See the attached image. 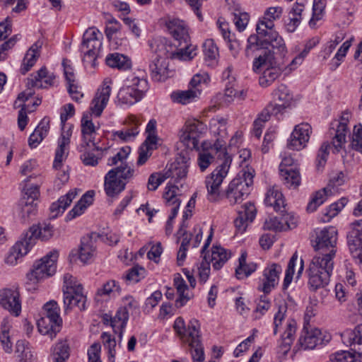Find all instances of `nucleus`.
I'll return each mask as SVG.
<instances>
[{
    "label": "nucleus",
    "instance_id": "15",
    "mask_svg": "<svg viewBox=\"0 0 362 362\" xmlns=\"http://www.w3.org/2000/svg\"><path fill=\"white\" fill-rule=\"evenodd\" d=\"M281 272L282 267L278 264L273 263L267 266L264 269L258 289L264 294L269 293L278 285Z\"/></svg>",
    "mask_w": 362,
    "mask_h": 362
},
{
    "label": "nucleus",
    "instance_id": "33",
    "mask_svg": "<svg viewBox=\"0 0 362 362\" xmlns=\"http://www.w3.org/2000/svg\"><path fill=\"white\" fill-rule=\"evenodd\" d=\"M95 192L93 190L86 192L66 215V220H71L81 215L84 210L90 206L93 201Z\"/></svg>",
    "mask_w": 362,
    "mask_h": 362
},
{
    "label": "nucleus",
    "instance_id": "25",
    "mask_svg": "<svg viewBox=\"0 0 362 362\" xmlns=\"http://www.w3.org/2000/svg\"><path fill=\"white\" fill-rule=\"evenodd\" d=\"M104 185L107 195L114 197L124 189L126 184L115 176V170H110L105 177Z\"/></svg>",
    "mask_w": 362,
    "mask_h": 362
},
{
    "label": "nucleus",
    "instance_id": "32",
    "mask_svg": "<svg viewBox=\"0 0 362 362\" xmlns=\"http://www.w3.org/2000/svg\"><path fill=\"white\" fill-rule=\"evenodd\" d=\"M178 188L175 185L168 186L165 188V192L163 194V198L165 199L166 204L172 206L171 214L169 216V221H173L177 214L181 200L177 195V190Z\"/></svg>",
    "mask_w": 362,
    "mask_h": 362
},
{
    "label": "nucleus",
    "instance_id": "28",
    "mask_svg": "<svg viewBox=\"0 0 362 362\" xmlns=\"http://www.w3.org/2000/svg\"><path fill=\"white\" fill-rule=\"evenodd\" d=\"M341 339L344 344L362 351V324L358 325L354 329L344 331L341 334Z\"/></svg>",
    "mask_w": 362,
    "mask_h": 362
},
{
    "label": "nucleus",
    "instance_id": "24",
    "mask_svg": "<svg viewBox=\"0 0 362 362\" xmlns=\"http://www.w3.org/2000/svg\"><path fill=\"white\" fill-rule=\"evenodd\" d=\"M284 196L279 187H269L267 192L264 203L267 206L274 208L276 211L285 212V203Z\"/></svg>",
    "mask_w": 362,
    "mask_h": 362
},
{
    "label": "nucleus",
    "instance_id": "13",
    "mask_svg": "<svg viewBox=\"0 0 362 362\" xmlns=\"http://www.w3.org/2000/svg\"><path fill=\"white\" fill-rule=\"evenodd\" d=\"M346 180V177L341 171L333 175L329 180L328 185L322 189L317 191L307 206V211L309 212L315 211L332 194V188L341 186L345 183Z\"/></svg>",
    "mask_w": 362,
    "mask_h": 362
},
{
    "label": "nucleus",
    "instance_id": "3",
    "mask_svg": "<svg viewBox=\"0 0 362 362\" xmlns=\"http://www.w3.org/2000/svg\"><path fill=\"white\" fill-rule=\"evenodd\" d=\"M222 141L217 139L213 146L206 150L211 152L214 156L218 153V157L223 156V160L214 171L206 177L205 184L208 192V199L211 202L216 201L219 195V189L224 178L227 176L232 158L226 152V148L223 146Z\"/></svg>",
    "mask_w": 362,
    "mask_h": 362
},
{
    "label": "nucleus",
    "instance_id": "57",
    "mask_svg": "<svg viewBox=\"0 0 362 362\" xmlns=\"http://www.w3.org/2000/svg\"><path fill=\"white\" fill-rule=\"evenodd\" d=\"M146 270L144 268L135 266L128 271L123 276V279L129 284H136L139 282L141 279L144 278Z\"/></svg>",
    "mask_w": 362,
    "mask_h": 362
},
{
    "label": "nucleus",
    "instance_id": "14",
    "mask_svg": "<svg viewBox=\"0 0 362 362\" xmlns=\"http://www.w3.org/2000/svg\"><path fill=\"white\" fill-rule=\"evenodd\" d=\"M204 126L198 121L187 122L180 136V141L189 149H197Z\"/></svg>",
    "mask_w": 362,
    "mask_h": 362
},
{
    "label": "nucleus",
    "instance_id": "18",
    "mask_svg": "<svg viewBox=\"0 0 362 362\" xmlns=\"http://www.w3.org/2000/svg\"><path fill=\"white\" fill-rule=\"evenodd\" d=\"M165 27L170 35L176 40L187 43L189 36L188 27L185 22L175 17H168L165 21Z\"/></svg>",
    "mask_w": 362,
    "mask_h": 362
},
{
    "label": "nucleus",
    "instance_id": "35",
    "mask_svg": "<svg viewBox=\"0 0 362 362\" xmlns=\"http://www.w3.org/2000/svg\"><path fill=\"white\" fill-rule=\"evenodd\" d=\"M81 132L83 135V144L88 147H95L93 135L95 133V127L88 115H84L81 119Z\"/></svg>",
    "mask_w": 362,
    "mask_h": 362
},
{
    "label": "nucleus",
    "instance_id": "50",
    "mask_svg": "<svg viewBox=\"0 0 362 362\" xmlns=\"http://www.w3.org/2000/svg\"><path fill=\"white\" fill-rule=\"evenodd\" d=\"M185 44L184 47L173 51L171 59L187 61L192 59L196 56V46L188 45V42Z\"/></svg>",
    "mask_w": 362,
    "mask_h": 362
},
{
    "label": "nucleus",
    "instance_id": "2",
    "mask_svg": "<svg viewBox=\"0 0 362 362\" xmlns=\"http://www.w3.org/2000/svg\"><path fill=\"white\" fill-rule=\"evenodd\" d=\"M307 269L308 285L310 291H316L327 286L334 269L335 255L316 251Z\"/></svg>",
    "mask_w": 362,
    "mask_h": 362
},
{
    "label": "nucleus",
    "instance_id": "47",
    "mask_svg": "<svg viewBox=\"0 0 362 362\" xmlns=\"http://www.w3.org/2000/svg\"><path fill=\"white\" fill-rule=\"evenodd\" d=\"M28 232L33 233L35 241L37 238L42 240H47L53 235V227L49 223H44L40 227L35 226L30 227Z\"/></svg>",
    "mask_w": 362,
    "mask_h": 362
},
{
    "label": "nucleus",
    "instance_id": "11",
    "mask_svg": "<svg viewBox=\"0 0 362 362\" xmlns=\"http://www.w3.org/2000/svg\"><path fill=\"white\" fill-rule=\"evenodd\" d=\"M311 315H308V310L307 309L305 315V325L298 341V344L305 350L313 349L317 346L322 344L324 341L327 342L329 340V338L326 339L325 337H322L320 329L313 327L308 323V318Z\"/></svg>",
    "mask_w": 362,
    "mask_h": 362
},
{
    "label": "nucleus",
    "instance_id": "31",
    "mask_svg": "<svg viewBox=\"0 0 362 362\" xmlns=\"http://www.w3.org/2000/svg\"><path fill=\"white\" fill-rule=\"evenodd\" d=\"M77 193V189H71L66 195L62 196L57 202L52 203L50 206L52 217L56 218L62 214L76 197Z\"/></svg>",
    "mask_w": 362,
    "mask_h": 362
},
{
    "label": "nucleus",
    "instance_id": "53",
    "mask_svg": "<svg viewBox=\"0 0 362 362\" xmlns=\"http://www.w3.org/2000/svg\"><path fill=\"white\" fill-rule=\"evenodd\" d=\"M101 339H103L105 349L107 350L109 362H115L116 355L115 347L117 346L115 338L110 333L103 332L101 334Z\"/></svg>",
    "mask_w": 362,
    "mask_h": 362
},
{
    "label": "nucleus",
    "instance_id": "7",
    "mask_svg": "<svg viewBox=\"0 0 362 362\" xmlns=\"http://www.w3.org/2000/svg\"><path fill=\"white\" fill-rule=\"evenodd\" d=\"M44 315L37 321L40 332L49 335L51 339L59 332L62 320L59 316V308L54 300H49L44 305Z\"/></svg>",
    "mask_w": 362,
    "mask_h": 362
},
{
    "label": "nucleus",
    "instance_id": "23",
    "mask_svg": "<svg viewBox=\"0 0 362 362\" xmlns=\"http://www.w3.org/2000/svg\"><path fill=\"white\" fill-rule=\"evenodd\" d=\"M102 46L101 40H95L89 42H82L80 50L83 53V61L86 65L95 67L98 52Z\"/></svg>",
    "mask_w": 362,
    "mask_h": 362
},
{
    "label": "nucleus",
    "instance_id": "52",
    "mask_svg": "<svg viewBox=\"0 0 362 362\" xmlns=\"http://www.w3.org/2000/svg\"><path fill=\"white\" fill-rule=\"evenodd\" d=\"M187 174V165L184 163L182 165H171L170 168L165 173L166 179L171 177L174 179L175 182H177L183 178H185Z\"/></svg>",
    "mask_w": 362,
    "mask_h": 362
},
{
    "label": "nucleus",
    "instance_id": "37",
    "mask_svg": "<svg viewBox=\"0 0 362 362\" xmlns=\"http://www.w3.org/2000/svg\"><path fill=\"white\" fill-rule=\"evenodd\" d=\"M106 64L111 68L119 70H127L132 66L131 60L126 56L119 53L109 54L105 59Z\"/></svg>",
    "mask_w": 362,
    "mask_h": 362
},
{
    "label": "nucleus",
    "instance_id": "56",
    "mask_svg": "<svg viewBox=\"0 0 362 362\" xmlns=\"http://www.w3.org/2000/svg\"><path fill=\"white\" fill-rule=\"evenodd\" d=\"M345 199H341L340 202H334L329 206L327 209H326L325 211L323 213L322 216L321 217V221L322 222H329L330 220L336 216L338 213L343 209L345 204Z\"/></svg>",
    "mask_w": 362,
    "mask_h": 362
},
{
    "label": "nucleus",
    "instance_id": "1",
    "mask_svg": "<svg viewBox=\"0 0 362 362\" xmlns=\"http://www.w3.org/2000/svg\"><path fill=\"white\" fill-rule=\"evenodd\" d=\"M282 13L283 8L281 6L269 7L265 11L262 20L257 25V34L251 35L247 39L246 56L252 54L259 47L265 46L277 49L280 54L286 51L284 40L274 30V21L279 19Z\"/></svg>",
    "mask_w": 362,
    "mask_h": 362
},
{
    "label": "nucleus",
    "instance_id": "22",
    "mask_svg": "<svg viewBox=\"0 0 362 362\" xmlns=\"http://www.w3.org/2000/svg\"><path fill=\"white\" fill-rule=\"evenodd\" d=\"M348 121V115L344 114L341 117V120L337 122V129L332 128V131L334 132V136L332 141V152L334 153H339L344 146Z\"/></svg>",
    "mask_w": 362,
    "mask_h": 362
},
{
    "label": "nucleus",
    "instance_id": "39",
    "mask_svg": "<svg viewBox=\"0 0 362 362\" xmlns=\"http://www.w3.org/2000/svg\"><path fill=\"white\" fill-rule=\"evenodd\" d=\"M129 119L132 123V127H125L122 130L117 131L114 133L115 136H117L123 141H132L139 134L138 128L139 123L136 117L134 115H132Z\"/></svg>",
    "mask_w": 362,
    "mask_h": 362
},
{
    "label": "nucleus",
    "instance_id": "27",
    "mask_svg": "<svg viewBox=\"0 0 362 362\" xmlns=\"http://www.w3.org/2000/svg\"><path fill=\"white\" fill-rule=\"evenodd\" d=\"M296 332V322L294 320H288L286 322V329L281 335L279 342L281 351L286 354L291 349Z\"/></svg>",
    "mask_w": 362,
    "mask_h": 362
},
{
    "label": "nucleus",
    "instance_id": "61",
    "mask_svg": "<svg viewBox=\"0 0 362 362\" xmlns=\"http://www.w3.org/2000/svg\"><path fill=\"white\" fill-rule=\"evenodd\" d=\"M226 119L224 118L213 119L211 122V128L215 134L221 138L226 136Z\"/></svg>",
    "mask_w": 362,
    "mask_h": 362
},
{
    "label": "nucleus",
    "instance_id": "21",
    "mask_svg": "<svg viewBox=\"0 0 362 362\" xmlns=\"http://www.w3.org/2000/svg\"><path fill=\"white\" fill-rule=\"evenodd\" d=\"M110 93L111 88L109 85L106 84H104L98 90L90 105V110L92 115L95 117H100L101 115L107 104Z\"/></svg>",
    "mask_w": 362,
    "mask_h": 362
},
{
    "label": "nucleus",
    "instance_id": "63",
    "mask_svg": "<svg viewBox=\"0 0 362 362\" xmlns=\"http://www.w3.org/2000/svg\"><path fill=\"white\" fill-rule=\"evenodd\" d=\"M352 148L362 153V125H356L354 128V133L351 141Z\"/></svg>",
    "mask_w": 362,
    "mask_h": 362
},
{
    "label": "nucleus",
    "instance_id": "41",
    "mask_svg": "<svg viewBox=\"0 0 362 362\" xmlns=\"http://www.w3.org/2000/svg\"><path fill=\"white\" fill-rule=\"evenodd\" d=\"M230 253L221 246H214L211 252V262L214 269H220L228 260Z\"/></svg>",
    "mask_w": 362,
    "mask_h": 362
},
{
    "label": "nucleus",
    "instance_id": "34",
    "mask_svg": "<svg viewBox=\"0 0 362 362\" xmlns=\"http://www.w3.org/2000/svg\"><path fill=\"white\" fill-rule=\"evenodd\" d=\"M71 134L67 132L66 133H62L58 141V148L56 150L55 158L53 163V167L55 169H58L62 166L64 159L67 155L66 152V147L70 143Z\"/></svg>",
    "mask_w": 362,
    "mask_h": 362
},
{
    "label": "nucleus",
    "instance_id": "19",
    "mask_svg": "<svg viewBox=\"0 0 362 362\" xmlns=\"http://www.w3.org/2000/svg\"><path fill=\"white\" fill-rule=\"evenodd\" d=\"M273 100L269 103L279 112L282 113L291 105L293 96L288 87L284 84L279 85L273 92Z\"/></svg>",
    "mask_w": 362,
    "mask_h": 362
},
{
    "label": "nucleus",
    "instance_id": "36",
    "mask_svg": "<svg viewBox=\"0 0 362 362\" xmlns=\"http://www.w3.org/2000/svg\"><path fill=\"white\" fill-rule=\"evenodd\" d=\"M129 315L127 313V309L121 307L117 310L115 315L113 317L112 329L114 332L118 334L119 340V344L122 340L123 332L126 327Z\"/></svg>",
    "mask_w": 362,
    "mask_h": 362
},
{
    "label": "nucleus",
    "instance_id": "12",
    "mask_svg": "<svg viewBox=\"0 0 362 362\" xmlns=\"http://www.w3.org/2000/svg\"><path fill=\"white\" fill-rule=\"evenodd\" d=\"M337 235V230L333 226L325 227L317 231L315 250L336 255Z\"/></svg>",
    "mask_w": 362,
    "mask_h": 362
},
{
    "label": "nucleus",
    "instance_id": "48",
    "mask_svg": "<svg viewBox=\"0 0 362 362\" xmlns=\"http://www.w3.org/2000/svg\"><path fill=\"white\" fill-rule=\"evenodd\" d=\"M126 84L135 90L138 96L144 97L148 89V81L144 78H141L134 76L129 77L126 81Z\"/></svg>",
    "mask_w": 362,
    "mask_h": 362
},
{
    "label": "nucleus",
    "instance_id": "42",
    "mask_svg": "<svg viewBox=\"0 0 362 362\" xmlns=\"http://www.w3.org/2000/svg\"><path fill=\"white\" fill-rule=\"evenodd\" d=\"M40 47L41 43L38 45V42H37L33 45L26 52L21 69V73L23 74H25L35 64L39 57V49Z\"/></svg>",
    "mask_w": 362,
    "mask_h": 362
},
{
    "label": "nucleus",
    "instance_id": "6",
    "mask_svg": "<svg viewBox=\"0 0 362 362\" xmlns=\"http://www.w3.org/2000/svg\"><path fill=\"white\" fill-rule=\"evenodd\" d=\"M63 296L66 312L75 307L80 310H86V296L83 293V288L70 274L64 276Z\"/></svg>",
    "mask_w": 362,
    "mask_h": 362
},
{
    "label": "nucleus",
    "instance_id": "17",
    "mask_svg": "<svg viewBox=\"0 0 362 362\" xmlns=\"http://www.w3.org/2000/svg\"><path fill=\"white\" fill-rule=\"evenodd\" d=\"M16 290L4 288L0 290V305L11 314L18 316L21 312V302Z\"/></svg>",
    "mask_w": 362,
    "mask_h": 362
},
{
    "label": "nucleus",
    "instance_id": "43",
    "mask_svg": "<svg viewBox=\"0 0 362 362\" xmlns=\"http://www.w3.org/2000/svg\"><path fill=\"white\" fill-rule=\"evenodd\" d=\"M117 98L122 104L129 105L136 103L142 98L137 95L134 89L127 84L119 89Z\"/></svg>",
    "mask_w": 362,
    "mask_h": 362
},
{
    "label": "nucleus",
    "instance_id": "54",
    "mask_svg": "<svg viewBox=\"0 0 362 362\" xmlns=\"http://www.w3.org/2000/svg\"><path fill=\"white\" fill-rule=\"evenodd\" d=\"M204 145L205 144H203V148L199 152L197 157V165L202 172L205 171L215 159L214 156L206 150Z\"/></svg>",
    "mask_w": 362,
    "mask_h": 362
},
{
    "label": "nucleus",
    "instance_id": "16",
    "mask_svg": "<svg viewBox=\"0 0 362 362\" xmlns=\"http://www.w3.org/2000/svg\"><path fill=\"white\" fill-rule=\"evenodd\" d=\"M312 133L311 126L308 123L296 125L288 141V147L292 150L299 151L306 146Z\"/></svg>",
    "mask_w": 362,
    "mask_h": 362
},
{
    "label": "nucleus",
    "instance_id": "5",
    "mask_svg": "<svg viewBox=\"0 0 362 362\" xmlns=\"http://www.w3.org/2000/svg\"><path fill=\"white\" fill-rule=\"evenodd\" d=\"M255 170L252 168H243L233 178L226 191V196L230 204L242 202L250 193L253 185Z\"/></svg>",
    "mask_w": 362,
    "mask_h": 362
},
{
    "label": "nucleus",
    "instance_id": "44",
    "mask_svg": "<svg viewBox=\"0 0 362 362\" xmlns=\"http://www.w3.org/2000/svg\"><path fill=\"white\" fill-rule=\"evenodd\" d=\"M33 234V233H30L27 231L23 234V237L13 245L15 250H16L17 252L22 257L27 255L36 243Z\"/></svg>",
    "mask_w": 362,
    "mask_h": 362
},
{
    "label": "nucleus",
    "instance_id": "49",
    "mask_svg": "<svg viewBox=\"0 0 362 362\" xmlns=\"http://www.w3.org/2000/svg\"><path fill=\"white\" fill-rule=\"evenodd\" d=\"M53 362H65L69 357V346L66 341L58 342L52 353Z\"/></svg>",
    "mask_w": 362,
    "mask_h": 362
},
{
    "label": "nucleus",
    "instance_id": "30",
    "mask_svg": "<svg viewBox=\"0 0 362 362\" xmlns=\"http://www.w3.org/2000/svg\"><path fill=\"white\" fill-rule=\"evenodd\" d=\"M90 146H92L90 144ZM81 151H83L81 156L83 163L86 165L95 166L98 163V160L103 157L102 148L96 146L88 147L86 144H82L81 146Z\"/></svg>",
    "mask_w": 362,
    "mask_h": 362
},
{
    "label": "nucleus",
    "instance_id": "45",
    "mask_svg": "<svg viewBox=\"0 0 362 362\" xmlns=\"http://www.w3.org/2000/svg\"><path fill=\"white\" fill-rule=\"evenodd\" d=\"M247 253L245 252L241 254L239 258V266L235 269V274L238 279H241L250 276L257 269L256 264L246 263Z\"/></svg>",
    "mask_w": 362,
    "mask_h": 362
},
{
    "label": "nucleus",
    "instance_id": "29",
    "mask_svg": "<svg viewBox=\"0 0 362 362\" xmlns=\"http://www.w3.org/2000/svg\"><path fill=\"white\" fill-rule=\"evenodd\" d=\"M151 76L155 81H164L169 76V70L165 59L155 58L149 64Z\"/></svg>",
    "mask_w": 362,
    "mask_h": 362
},
{
    "label": "nucleus",
    "instance_id": "10",
    "mask_svg": "<svg viewBox=\"0 0 362 362\" xmlns=\"http://www.w3.org/2000/svg\"><path fill=\"white\" fill-rule=\"evenodd\" d=\"M200 325L198 320L193 319L189 322L187 329L181 338L190 346L192 358L194 361H202L204 358V348L200 340Z\"/></svg>",
    "mask_w": 362,
    "mask_h": 362
},
{
    "label": "nucleus",
    "instance_id": "55",
    "mask_svg": "<svg viewBox=\"0 0 362 362\" xmlns=\"http://www.w3.org/2000/svg\"><path fill=\"white\" fill-rule=\"evenodd\" d=\"M36 203H29L28 201L20 200L18 204L19 216L23 221H27L36 212Z\"/></svg>",
    "mask_w": 362,
    "mask_h": 362
},
{
    "label": "nucleus",
    "instance_id": "64",
    "mask_svg": "<svg viewBox=\"0 0 362 362\" xmlns=\"http://www.w3.org/2000/svg\"><path fill=\"white\" fill-rule=\"evenodd\" d=\"M339 362H362V354L359 352L351 354L349 351L338 352Z\"/></svg>",
    "mask_w": 362,
    "mask_h": 362
},
{
    "label": "nucleus",
    "instance_id": "58",
    "mask_svg": "<svg viewBox=\"0 0 362 362\" xmlns=\"http://www.w3.org/2000/svg\"><path fill=\"white\" fill-rule=\"evenodd\" d=\"M331 144L328 141L322 144L316 158V168L318 170L324 168L329 153Z\"/></svg>",
    "mask_w": 362,
    "mask_h": 362
},
{
    "label": "nucleus",
    "instance_id": "8",
    "mask_svg": "<svg viewBox=\"0 0 362 362\" xmlns=\"http://www.w3.org/2000/svg\"><path fill=\"white\" fill-rule=\"evenodd\" d=\"M54 80V74L49 73L45 67H42L38 71L31 74L27 78L26 86L28 88L25 91L18 95L15 102V105H16L18 101L25 103L31 98L35 93L32 90L33 88H47L53 85Z\"/></svg>",
    "mask_w": 362,
    "mask_h": 362
},
{
    "label": "nucleus",
    "instance_id": "20",
    "mask_svg": "<svg viewBox=\"0 0 362 362\" xmlns=\"http://www.w3.org/2000/svg\"><path fill=\"white\" fill-rule=\"evenodd\" d=\"M98 237L97 233H93L81 238L78 251V258L81 262H90L95 255V240Z\"/></svg>",
    "mask_w": 362,
    "mask_h": 362
},
{
    "label": "nucleus",
    "instance_id": "62",
    "mask_svg": "<svg viewBox=\"0 0 362 362\" xmlns=\"http://www.w3.org/2000/svg\"><path fill=\"white\" fill-rule=\"evenodd\" d=\"M115 170V176L119 179L128 180L134 176V170L129 166L127 163H122L119 166L112 169Z\"/></svg>",
    "mask_w": 362,
    "mask_h": 362
},
{
    "label": "nucleus",
    "instance_id": "51",
    "mask_svg": "<svg viewBox=\"0 0 362 362\" xmlns=\"http://www.w3.org/2000/svg\"><path fill=\"white\" fill-rule=\"evenodd\" d=\"M347 243L352 257L358 259L362 263V238L360 237L351 238V234L347 235Z\"/></svg>",
    "mask_w": 362,
    "mask_h": 362
},
{
    "label": "nucleus",
    "instance_id": "59",
    "mask_svg": "<svg viewBox=\"0 0 362 362\" xmlns=\"http://www.w3.org/2000/svg\"><path fill=\"white\" fill-rule=\"evenodd\" d=\"M297 259H298V255L296 252L293 255V256L290 259L288 266H287V269L286 270L285 277H284V283H283V289L284 290H286L292 281L293 276L294 274V271H295L294 269H295V267L296 264Z\"/></svg>",
    "mask_w": 362,
    "mask_h": 362
},
{
    "label": "nucleus",
    "instance_id": "26",
    "mask_svg": "<svg viewBox=\"0 0 362 362\" xmlns=\"http://www.w3.org/2000/svg\"><path fill=\"white\" fill-rule=\"evenodd\" d=\"M148 45L151 52L157 54L156 58H160V59H171L173 47L170 45L168 44L165 38H153L148 41Z\"/></svg>",
    "mask_w": 362,
    "mask_h": 362
},
{
    "label": "nucleus",
    "instance_id": "40",
    "mask_svg": "<svg viewBox=\"0 0 362 362\" xmlns=\"http://www.w3.org/2000/svg\"><path fill=\"white\" fill-rule=\"evenodd\" d=\"M280 176L284 184L288 188H297L300 184V175L299 171L294 168H291L289 170H281Z\"/></svg>",
    "mask_w": 362,
    "mask_h": 362
},
{
    "label": "nucleus",
    "instance_id": "60",
    "mask_svg": "<svg viewBox=\"0 0 362 362\" xmlns=\"http://www.w3.org/2000/svg\"><path fill=\"white\" fill-rule=\"evenodd\" d=\"M233 23L239 31L245 30L248 22L249 16L245 12H242L240 9H235L233 13Z\"/></svg>",
    "mask_w": 362,
    "mask_h": 362
},
{
    "label": "nucleus",
    "instance_id": "4",
    "mask_svg": "<svg viewBox=\"0 0 362 362\" xmlns=\"http://www.w3.org/2000/svg\"><path fill=\"white\" fill-rule=\"evenodd\" d=\"M269 46L259 47L252 54L256 57L253 61L252 69L259 73L263 70L259 83L262 87L271 85L281 74V69L278 66L274 57V52L269 49Z\"/></svg>",
    "mask_w": 362,
    "mask_h": 362
},
{
    "label": "nucleus",
    "instance_id": "9",
    "mask_svg": "<svg viewBox=\"0 0 362 362\" xmlns=\"http://www.w3.org/2000/svg\"><path fill=\"white\" fill-rule=\"evenodd\" d=\"M58 257V252L53 250L40 260L36 262L30 273L27 275L28 280L35 283L45 278L52 276L56 272V262Z\"/></svg>",
    "mask_w": 362,
    "mask_h": 362
},
{
    "label": "nucleus",
    "instance_id": "38",
    "mask_svg": "<svg viewBox=\"0 0 362 362\" xmlns=\"http://www.w3.org/2000/svg\"><path fill=\"white\" fill-rule=\"evenodd\" d=\"M201 93L200 89H189L187 90L173 91L170 95V98L174 103H180L182 105L188 104L197 98Z\"/></svg>",
    "mask_w": 362,
    "mask_h": 362
},
{
    "label": "nucleus",
    "instance_id": "46",
    "mask_svg": "<svg viewBox=\"0 0 362 362\" xmlns=\"http://www.w3.org/2000/svg\"><path fill=\"white\" fill-rule=\"evenodd\" d=\"M320 42V39L317 37H313L306 42L305 45V47L303 50L298 54L295 58L292 59L291 63L289 64V68L291 70L295 69L297 66L301 64L305 59V57L308 55L309 52L315 47Z\"/></svg>",
    "mask_w": 362,
    "mask_h": 362
}]
</instances>
